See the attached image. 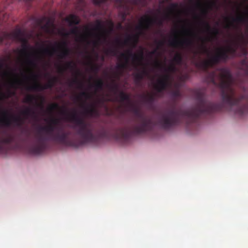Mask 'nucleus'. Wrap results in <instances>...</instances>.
Wrapping results in <instances>:
<instances>
[{"mask_svg":"<svg viewBox=\"0 0 248 248\" xmlns=\"http://www.w3.org/2000/svg\"><path fill=\"white\" fill-rule=\"evenodd\" d=\"M36 57L38 59H40L41 58L40 57L38 56H36Z\"/></svg>","mask_w":248,"mask_h":248,"instance_id":"obj_58","label":"nucleus"},{"mask_svg":"<svg viewBox=\"0 0 248 248\" xmlns=\"http://www.w3.org/2000/svg\"><path fill=\"white\" fill-rule=\"evenodd\" d=\"M62 114L66 115V119L73 122L76 127V134L79 136V140H75L70 137L72 132L65 131L62 127H55L58 124V119L52 118L51 124L46 126L40 125L36 129L34 136V143L29 148V152L34 155L43 153L47 147V142L52 141L66 146L78 147L87 143H95L100 139L107 138L108 132L104 127L96 129L93 125L86 123L79 117L75 110L69 113L63 109Z\"/></svg>","mask_w":248,"mask_h":248,"instance_id":"obj_2","label":"nucleus"},{"mask_svg":"<svg viewBox=\"0 0 248 248\" xmlns=\"http://www.w3.org/2000/svg\"><path fill=\"white\" fill-rule=\"evenodd\" d=\"M116 43H117V44H121V42L120 40V39H117L116 40Z\"/></svg>","mask_w":248,"mask_h":248,"instance_id":"obj_49","label":"nucleus"},{"mask_svg":"<svg viewBox=\"0 0 248 248\" xmlns=\"http://www.w3.org/2000/svg\"><path fill=\"white\" fill-rule=\"evenodd\" d=\"M90 63L91 65V70L95 73H97L98 71H99V67L96 64L92 63L91 62H90Z\"/></svg>","mask_w":248,"mask_h":248,"instance_id":"obj_37","label":"nucleus"},{"mask_svg":"<svg viewBox=\"0 0 248 248\" xmlns=\"http://www.w3.org/2000/svg\"><path fill=\"white\" fill-rule=\"evenodd\" d=\"M8 38H12L15 40H18L22 42V49L16 50L20 54L24 55L27 56L30 55V53L28 52V49L29 48L33 49L32 47H30V46L28 44L27 40L21 37L20 31L13 33H0V44H2L4 41V40Z\"/></svg>","mask_w":248,"mask_h":248,"instance_id":"obj_6","label":"nucleus"},{"mask_svg":"<svg viewBox=\"0 0 248 248\" xmlns=\"http://www.w3.org/2000/svg\"><path fill=\"white\" fill-rule=\"evenodd\" d=\"M107 53H110L113 56H116L117 53V51L113 49L110 48L107 50Z\"/></svg>","mask_w":248,"mask_h":248,"instance_id":"obj_44","label":"nucleus"},{"mask_svg":"<svg viewBox=\"0 0 248 248\" xmlns=\"http://www.w3.org/2000/svg\"><path fill=\"white\" fill-rule=\"evenodd\" d=\"M120 58L124 60V62L117 64L116 68L118 70H124L127 68L130 58H132L133 62H141L143 59V52L141 50L139 54L133 53L132 49H128L125 53H121Z\"/></svg>","mask_w":248,"mask_h":248,"instance_id":"obj_7","label":"nucleus"},{"mask_svg":"<svg viewBox=\"0 0 248 248\" xmlns=\"http://www.w3.org/2000/svg\"><path fill=\"white\" fill-rule=\"evenodd\" d=\"M85 113L90 117H95L99 115V112L94 104H91L84 108Z\"/></svg>","mask_w":248,"mask_h":248,"instance_id":"obj_16","label":"nucleus"},{"mask_svg":"<svg viewBox=\"0 0 248 248\" xmlns=\"http://www.w3.org/2000/svg\"><path fill=\"white\" fill-rule=\"evenodd\" d=\"M1 117H0V125L4 127H10L13 122L17 126H21L24 123L23 120L19 116H9L6 110L0 111Z\"/></svg>","mask_w":248,"mask_h":248,"instance_id":"obj_9","label":"nucleus"},{"mask_svg":"<svg viewBox=\"0 0 248 248\" xmlns=\"http://www.w3.org/2000/svg\"><path fill=\"white\" fill-rule=\"evenodd\" d=\"M27 62H28V64L31 66H32L34 67L36 66V63L34 60L29 59H28Z\"/></svg>","mask_w":248,"mask_h":248,"instance_id":"obj_46","label":"nucleus"},{"mask_svg":"<svg viewBox=\"0 0 248 248\" xmlns=\"http://www.w3.org/2000/svg\"><path fill=\"white\" fill-rule=\"evenodd\" d=\"M170 45L174 47H181L190 49L192 48L194 42L192 39L189 38L184 39H178L176 36L169 41Z\"/></svg>","mask_w":248,"mask_h":248,"instance_id":"obj_11","label":"nucleus"},{"mask_svg":"<svg viewBox=\"0 0 248 248\" xmlns=\"http://www.w3.org/2000/svg\"><path fill=\"white\" fill-rule=\"evenodd\" d=\"M197 8L201 9L202 12L204 15H206L207 13V10L206 9L203 8L200 2H198L196 4Z\"/></svg>","mask_w":248,"mask_h":248,"instance_id":"obj_34","label":"nucleus"},{"mask_svg":"<svg viewBox=\"0 0 248 248\" xmlns=\"http://www.w3.org/2000/svg\"><path fill=\"white\" fill-rule=\"evenodd\" d=\"M60 34L65 37H67L70 34H73L76 36L77 41L86 42L88 44L90 43V42L87 39V36L81 33L79 28L77 26H75L69 32H62L61 31L60 32Z\"/></svg>","mask_w":248,"mask_h":248,"instance_id":"obj_12","label":"nucleus"},{"mask_svg":"<svg viewBox=\"0 0 248 248\" xmlns=\"http://www.w3.org/2000/svg\"><path fill=\"white\" fill-rule=\"evenodd\" d=\"M148 74L145 69L142 70L141 72L137 73L135 75L134 82L137 85H139L145 76Z\"/></svg>","mask_w":248,"mask_h":248,"instance_id":"obj_22","label":"nucleus"},{"mask_svg":"<svg viewBox=\"0 0 248 248\" xmlns=\"http://www.w3.org/2000/svg\"><path fill=\"white\" fill-rule=\"evenodd\" d=\"M231 27L236 29H239V28L237 26L234 25L232 23H229L226 24L225 26V28L226 29H229Z\"/></svg>","mask_w":248,"mask_h":248,"instance_id":"obj_42","label":"nucleus"},{"mask_svg":"<svg viewBox=\"0 0 248 248\" xmlns=\"http://www.w3.org/2000/svg\"><path fill=\"white\" fill-rule=\"evenodd\" d=\"M132 111L136 116V124L131 127H124L118 128L113 134V138L117 141L126 142L131 136L151 131L155 125L151 117L143 114L140 109L133 108Z\"/></svg>","mask_w":248,"mask_h":248,"instance_id":"obj_3","label":"nucleus"},{"mask_svg":"<svg viewBox=\"0 0 248 248\" xmlns=\"http://www.w3.org/2000/svg\"><path fill=\"white\" fill-rule=\"evenodd\" d=\"M170 75L169 74L167 73V74L163 75L161 77V78L165 80L166 81H167V82H168L169 83V80L170 79Z\"/></svg>","mask_w":248,"mask_h":248,"instance_id":"obj_40","label":"nucleus"},{"mask_svg":"<svg viewBox=\"0 0 248 248\" xmlns=\"http://www.w3.org/2000/svg\"><path fill=\"white\" fill-rule=\"evenodd\" d=\"M41 53L47 55L50 57L53 55L54 53L56 52V49L55 47H52L51 49L47 47L46 48H43L40 50Z\"/></svg>","mask_w":248,"mask_h":248,"instance_id":"obj_24","label":"nucleus"},{"mask_svg":"<svg viewBox=\"0 0 248 248\" xmlns=\"http://www.w3.org/2000/svg\"><path fill=\"white\" fill-rule=\"evenodd\" d=\"M186 31L189 33H192V31L189 30H186Z\"/></svg>","mask_w":248,"mask_h":248,"instance_id":"obj_52","label":"nucleus"},{"mask_svg":"<svg viewBox=\"0 0 248 248\" xmlns=\"http://www.w3.org/2000/svg\"><path fill=\"white\" fill-rule=\"evenodd\" d=\"M179 8L178 4L176 2L171 3L169 8L170 13H173L175 11H177Z\"/></svg>","mask_w":248,"mask_h":248,"instance_id":"obj_30","label":"nucleus"},{"mask_svg":"<svg viewBox=\"0 0 248 248\" xmlns=\"http://www.w3.org/2000/svg\"><path fill=\"white\" fill-rule=\"evenodd\" d=\"M76 98H77V99H78V100L80 99V96H77V97H76Z\"/></svg>","mask_w":248,"mask_h":248,"instance_id":"obj_54","label":"nucleus"},{"mask_svg":"<svg viewBox=\"0 0 248 248\" xmlns=\"http://www.w3.org/2000/svg\"><path fill=\"white\" fill-rule=\"evenodd\" d=\"M22 76L24 78L27 80L31 79L34 81V83L32 85H29L27 87V89L30 91H42L45 89H50L52 88L54 84L58 80L57 78L53 77L48 80L46 84L42 85L37 81L38 76L32 71L31 72L30 76L24 74H22Z\"/></svg>","mask_w":248,"mask_h":248,"instance_id":"obj_5","label":"nucleus"},{"mask_svg":"<svg viewBox=\"0 0 248 248\" xmlns=\"http://www.w3.org/2000/svg\"><path fill=\"white\" fill-rule=\"evenodd\" d=\"M202 50L203 53L206 54L208 55H209L210 53L209 50L207 48L206 46L204 44L202 46Z\"/></svg>","mask_w":248,"mask_h":248,"instance_id":"obj_41","label":"nucleus"},{"mask_svg":"<svg viewBox=\"0 0 248 248\" xmlns=\"http://www.w3.org/2000/svg\"><path fill=\"white\" fill-rule=\"evenodd\" d=\"M5 74L6 75H9V73H5Z\"/></svg>","mask_w":248,"mask_h":248,"instance_id":"obj_59","label":"nucleus"},{"mask_svg":"<svg viewBox=\"0 0 248 248\" xmlns=\"http://www.w3.org/2000/svg\"><path fill=\"white\" fill-rule=\"evenodd\" d=\"M155 67L156 68L159 69H162L164 68V66L162 64L161 62H160L158 61H155L154 63Z\"/></svg>","mask_w":248,"mask_h":248,"instance_id":"obj_38","label":"nucleus"},{"mask_svg":"<svg viewBox=\"0 0 248 248\" xmlns=\"http://www.w3.org/2000/svg\"><path fill=\"white\" fill-rule=\"evenodd\" d=\"M22 114L24 115L26 118L28 117L35 118L36 117L35 111L32 108L29 107H27L24 110H23L22 111Z\"/></svg>","mask_w":248,"mask_h":248,"instance_id":"obj_23","label":"nucleus"},{"mask_svg":"<svg viewBox=\"0 0 248 248\" xmlns=\"http://www.w3.org/2000/svg\"><path fill=\"white\" fill-rule=\"evenodd\" d=\"M78 73L79 74V72L78 71Z\"/></svg>","mask_w":248,"mask_h":248,"instance_id":"obj_61","label":"nucleus"},{"mask_svg":"<svg viewBox=\"0 0 248 248\" xmlns=\"http://www.w3.org/2000/svg\"><path fill=\"white\" fill-rule=\"evenodd\" d=\"M246 74L248 77V70L246 71Z\"/></svg>","mask_w":248,"mask_h":248,"instance_id":"obj_55","label":"nucleus"},{"mask_svg":"<svg viewBox=\"0 0 248 248\" xmlns=\"http://www.w3.org/2000/svg\"><path fill=\"white\" fill-rule=\"evenodd\" d=\"M96 25L94 28V30L99 31V33L96 35V40L93 41V42L94 46L98 45L102 39L106 41L108 35L113 31L114 28V24L112 21L109 22L110 27L108 30L105 29L100 20H96Z\"/></svg>","mask_w":248,"mask_h":248,"instance_id":"obj_8","label":"nucleus"},{"mask_svg":"<svg viewBox=\"0 0 248 248\" xmlns=\"http://www.w3.org/2000/svg\"><path fill=\"white\" fill-rule=\"evenodd\" d=\"M141 97L143 103L146 104L149 108H151L155 99V95L154 94L148 93L147 94H142Z\"/></svg>","mask_w":248,"mask_h":248,"instance_id":"obj_15","label":"nucleus"},{"mask_svg":"<svg viewBox=\"0 0 248 248\" xmlns=\"http://www.w3.org/2000/svg\"><path fill=\"white\" fill-rule=\"evenodd\" d=\"M118 26H119V28H121V27H122V24H121V23H119V24H118Z\"/></svg>","mask_w":248,"mask_h":248,"instance_id":"obj_53","label":"nucleus"},{"mask_svg":"<svg viewBox=\"0 0 248 248\" xmlns=\"http://www.w3.org/2000/svg\"><path fill=\"white\" fill-rule=\"evenodd\" d=\"M148 16V15H147ZM150 16L153 18H155V22L151 25V26L152 25H153L154 24H157L159 26H162L163 25V21L162 19H158L157 17L155 16V17H152Z\"/></svg>","mask_w":248,"mask_h":248,"instance_id":"obj_36","label":"nucleus"},{"mask_svg":"<svg viewBox=\"0 0 248 248\" xmlns=\"http://www.w3.org/2000/svg\"><path fill=\"white\" fill-rule=\"evenodd\" d=\"M111 89L114 92H116L118 90V86L117 84H115L111 87Z\"/></svg>","mask_w":248,"mask_h":248,"instance_id":"obj_47","label":"nucleus"},{"mask_svg":"<svg viewBox=\"0 0 248 248\" xmlns=\"http://www.w3.org/2000/svg\"><path fill=\"white\" fill-rule=\"evenodd\" d=\"M229 19H230V18H229V17H225V20H226V21H227V22H228V21H229Z\"/></svg>","mask_w":248,"mask_h":248,"instance_id":"obj_50","label":"nucleus"},{"mask_svg":"<svg viewBox=\"0 0 248 248\" xmlns=\"http://www.w3.org/2000/svg\"><path fill=\"white\" fill-rule=\"evenodd\" d=\"M55 44L58 48L62 49L58 55V57L60 59H64L70 56L71 50L67 46V42L66 41H63L61 43L56 42Z\"/></svg>","mask_w":248,"mask_h":248,"instance_id":"obj_14","label":"nucleus"},{"mask_svg":"<svg viewBox=\"0 0 248 248\" xmlns=\"http://www.w3.org/2000/svg\"><path fill=\"white\" fill-rule=\"evenodd\" d=\"M13 140V137L5 129H0V154L7 152V145Z\"/></svg>","mask_w":248,"mask_h":248,"instance_id":"obj_10","label":"nucleus"},{"mask_svg":"<svg viewBox=\"0 0 248 248\" xmlns=\"http://www.w3.org/2000/svg\"><path fill=\"white\" fill-rule=\"evenodd\" d=\"M169 84L168 82L160 78L157 80V82L155 85L154 87L158 93H161L167 89Z\"/></svg>","mask_w":248,"mask_h":248,"instance_id":"obj_18","label":"nucleus"},{"mask_svg":"<svg viewBox=\"0 0 248 248\" xmlns=\"http://www.w3.org/2000/svg\"><path fill=\"white\" fill-rule=\"evenodd\" d=\"M176 65V64L171 62L167 68H164V71L166 72L175 73L177 70Z\"/></svg>","mask_w":248,"mask_h":248,"instance_id":"obj_27","label":"nucleus"},{"mask_svg":"<svg viewBox=\"0 0 248 248\" xmlns=\"http://www.w3.org/2000/svg\"><path fill=\"white\" fill-rule=\"evenodd\" d=\"M165 17L168 18L169 17V14H167L165 15Z\"/></svg>","mask_w":248,"mask_h":248,"instance_id":"obj_51","label":"nucleus"},{"mask_svg":"<svg viewBox=\"0 0 248 248\" xmlns=\"http://www.w3.org/2000/svg\"><path fill=\"white\" fill-rule=\"evenodd\" d=\"M21 82L17 79L15 80L14 81L10 82V86L12 88H16L17 85H20Z\"/></svg>","mask_w":248,"mask_h":248,"instance_id":"obj_35","label":"nucleus"},{"mask_svg":"<svg viewBox=\"0 0 248 248\" xmlns=\"http://www.w3.org/2000/svg\"><path fill=\"white\" fill-rule=\"evenodd\" d=\"M80 96L84 97L86 100L90 99L92 98L91 93L87 92H82L80 93Z\"/></svg>","mask_w":248,"mask_h":248,"instance_id":"obj_32","label":"nucleus"},{"mask_svg":"<svg viewBox=\"0 0 248 248\" xmlns=\"http://www.w3.org/2000/svg\"><path fill=\"white\" fill-rule=\"evenodd\" d=\"M155 42L157 45V48L150 52V55L151 56H152L156 54L157 52V50L159 49L160 47L163 46L165 44V41L164 40H161L158 41H156Z\"/></svg>","mask_w":248,"mask_h":248,"instance_id":"obj_28","label":"nucleus"},{"mask_svg":"<svg viewBox=\"0 0 248 248\" xmlns=\"http://www.w3.org/2000/svg\"><path fill=\"white\" fill-rule=\"evenodd\" d=\"M0 94L2 98H7L11 97L12 95H14L15 92H12L10 91H8L7 94H6L1 92L0 93Z\"/></svg>","mask_w":248,"mask_h":248,"instance_id":"obj_33","label":"nucleus"},{"mask_svg":"<svg viewBox=\"0 0 248 248\" xmlns=\"http://www.w3.org/2000/svg\"><path fill=\"white\" fill-rule=\"evenodd\" d=\"M248 44V38L240 32L233 41V46L229 45L225 48H217L216 55L199 64L200 68L206 73V81L220 89L221 103H216L208 100L203 92L198 91L195 93L197 101L194 107L187 109H176L173 105L159 114L158 124L164 129H168L179 124L184 120L189 125L196 123L201 116L224 110L232 112L240 117L248 113V94L246 89L243 87L242 93L236 91L233 87L235 81L230 70L221 68L217 71L208 72L209 67H213L220 61L226 62L235 57L238 48L241 51L242 55L247 56Z\"/></svg>","mask_w":248,"mask_h":248,"instance_id":"obj_1","label":"nucleus"},{"mask_svg":"<svg viewBox=\"0 0 248 248\" xmlns=\"http://www.w3.org/2000/svg\"><path fill=\"white\" fill-rule=\"evenodd\" d=\"M119 97L120 98L121 102H124V101H130V95L123 91H121L119 93Z\"/></svg>","mask_w":248,"mask_h":248,"instance_id":"obj_29","label":"nucleus"},{"mask_svg":"<svg viewBox=\"0 0 248 248\" xmlns=\"http://www.w3.org/2000/svg\"><path fill=\"white\" fill-rule=\"evenodd\" d=\"M171 0H165V1L166 2H169V1H170Z\"/></svg>","mask_w":248,"mask_h":248,"instance_id":"obj_57","label":"nucleus"},{"mask_svg":"<svg viewBox=\"0 0 248 248\" xmlns=\"http://www.w3.org/2000/svg\"><path fill=\"white\" fill-rule=\"evenodd\" d=\"M44 21H46V23L42 26V29L48 31L52 27L54 26L53 21L51 20L50 18H47L46 17H44L39 20V24L42 25Z\"/></svg>","mask_w":248,"mask_h":248,"instance_id":"obj_20","label":"nucleus"},{"mask_svg":"<svg viewBox=\"0 0 248 248\" xmlns=\"http://www.w3.org/2000/svg\"><path fill=\"white\" fill-rule=\"evenodd\" d=\"M172 94L175 97H179L181 95L180 92L179 90L174 91L173 92H172Z\"/></svg>","mask_w":248,"mask_h":248,"instance_id":"obj_45","label":"nucleus"},{"mask_svg":"<svg viewBox=\"0 0 248 248\" xmlns=\"http://www.w3.org/2000/svg\"><path fill=\"white\" fill-rule=\"evenodd\" d=\"M72 82L75 84H78L79 85V88L83 87V83L82 82L79 81L77 78L73 80Z\"/></svg>","mask_w":248,"mask_h":248,"instance_id":"obj_43","label":"nucleus"},{"mask_svg":"<svg viewBox=\"0 0 248 248\" xmlns=\"http://www.w3.org/2000/svg\"><path fill=\"white\" fill-rule=\"evenodd\" d=\"M164 2H165V1H164V0H162V1H161L160 2V3H161V4H163V3H164Z\"/></svg>","mask_w":248,"mask_h":248,"instance_id":"obj_56","label":"nucleus"},{"mask_svg":"<svg viewBox=\"0 0 248 248\" xmlns=\"http://www.w3.org/2000/svg\"><path fill=\"white\" fill-rule=\"evenodd\" d=\"M76 67V64L73 61H69L66 63L64 66L61 65L58 66V71L60 73H63L66 70L68 69H74Z\"/></svg>","mask_w":248,"mask_h":248,"instance_id":"obj_21","label":"nucleus"},{"mask_svg":"<svg viewBox=\"0 0 248 248\" xmlns=\"http://www.w3.org/2000/svg\"><path fill=\"white\" fill-rule=\"evenodd\" d=\"M149 13H151V12H152V11H151V10H150V11H149Z\"/></svg>","mask_w":248,"mask_h":248,"instance_id":"obj_60","label":"nucleus"},{"mask_svg":"<svg viewBox=\"0 0 248 248\" xmlns=\"http://www.w3.org/2000/svg\"><path fill=\"white\" fill-rule=\"evenodd\" d=\"M65 21L68 22L70 26L78 25L80 22L79 17L74 14H70L65 17Z\"/></svg>","mask_w":248,"mask_h":248,"instance_id":"obj_19","label":"nucleus"},{"mask_svg":"<svg viewBox=\"0 0 248 248\" xmlns=\"http://www.w3.org/2000/svg\"><path fill=\"white\" fill-rule=\"evenodd\" d=\"M145 0H129L130 2L134 5H138Z\"/></svg>","mask_w":248,"mask_h":248,"instance_id":"obj_39","label":"nucleus"},{"mask_svg":"<svg viewBox=\"0 0 248 248\" xmlns=\"http://www.w3.org/2000/svg\"><path fill=\"white\" fill-rule=\"evenodd\" d=\"M85 31H86V32L88 34H91V31L88 27H85Z\"/></svg>","mask_w":248,"mask_h":248,"instance_id":"obj_48","label":"nucleus"},{"mask_svg":"<svg viewBox=\"0 0 248 248\" xmlns=\"http://www.w3.org/2000/svg\"><path fill=\"white\" fill-rule=\"evenodd\" d=\"M60 108V107L57 103H54L51 104L47 108L48 111L52 112L53 110Z\"/></svg>","mask_w":248,"mask_h":248,"instance_id":"obj_31","label":"nucleus"},{"mask_svg":"<svg viewBox=\"0 0 248 248\" xmlns=\"http://www.w3.org/2000/svg\"><path fill=\"white\" fill-rule=\"evenodd\" d=\"M183 61V57L181 53H176L172 59L171 62L176 65L181 64Z\"/></svg>","mask_w":248,"mask_h":248,"instance_id":"obj_25","label":"nucleus"},{"mask_svg":"<svg viewBox=\"0 0 248 248\" xmlns=\"http://www.w3.org/2000/svg\"><path fill=\"white\" fill-rule=\"evenodd\" d=\"M200 21L204 26L205 31L211 35V36L206 38V41H211L213 39H217V36L220 34L219 29L217 28H211L209 23L207 21L202 19H200Z\"/></svg>","mask_w":248,"mask_h":248,"instance_id":"obj_13","label":"nucleus"},{"mask_svg":"<svg viewBox=\"0 0 248 248\" xmlns=\"http://www.w3.org/2000/svg\"><path fill=\"white\" fill-rule=\"evenodd\" d=\"M155 21V19L148 15L143 16L140 20V24L136 27L138 32L132 36H128L124 41V44L130 43L132 47L135 48L139 41L140 37L145 34V31L151 28Z\"/></svg>","mask_w":248,"mask_h":248,"instance_id":"obj_4","label":"nucleus"},{"mask_svg":"<svg viewBox=\"0 0 248 248\" xmlns=\"http://www.w3.org/2000/svg\"><path fill=\"white\" fill-rule=\"evenodd\" d=\"M41 99H42V102H43L44 100V98L43 97H41ZM24 102L28 103H33L34 102L37 107H40L41 109L44 108L43 102L38 103L37 97L33 95L29 94L27 95Z\"/></svg>","mask_w":248,"mask_h":248,"instance_id":"obj_17","label":"nucleus"},{"mask_svg":"<svg viewBox=\"0 0 248 248\" xmlns=\"http://www.w3.org/2000/svg\"><path fill=\"white\" fill-rule=\"evenodd\" d=\"M91 86H93L96 90H102L104 86V81L102 79L98 78L93 85L91 84Z\"/></svg>","mask_w":248,"mask_h":248,"instance_id":"obj_26","label":"nucleus"}]
</instances>
